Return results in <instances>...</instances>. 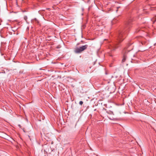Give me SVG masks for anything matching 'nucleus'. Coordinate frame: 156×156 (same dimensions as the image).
I'll list each match as a JSON object with an SVG mask.
<instances>
[{"label": "nucleus", "instance_id": "obj_1", "mask_svg": "<svg viewBox=\"0 0 156 156\" xmlns=\"http://www.w3.org/2000/svg\"><path fill=\"white\" fill-rule=\"evenodd\" d=\"M131 20H129L126 22L125 23L126 28L124 30L119 31L117 35L116 41L114 43H112L108 45L107 53L108 55L110 56H112V53L115 51V50L120 46L119 43L123 40V37L126 35V31L130 26Z\"/></svg>", "mask_w": 156, "mask_h": 156}, {"label": "nucleus", "instance_id": "obj_2", "mask_svg": "<svg viewBox=\"0 0 156 156\" xmlns=\"http://www.w3.org/2000/svg\"><path fill=\"white\" fill-rule=\"evenodd\" d=\"M123 57L122 60V62H125L126 60L127 57V55L132 60H134V58L136 55V54L133 52L132 50L128 51L126 49H124L123 51Z\"/></svg>", "mask_w": 156, "mask_h": 156}, {"label": "nucleus", "instance_id": "obj_3", "mask_svg": "<svg viewBox=\"0 0 156 156\" xmlns=\"http://www.w3.org/2000/svg\"><path fill=\"white\" fill-rule=\"evenodd\" d=\"M88 47V45L87 44L83 45L79 48H75L74 52L76 53H79L82 51H83L86 49Z\"/></svg>", "mask_w": 156, "mask_h": 156}, {"label": "nucleus", "instance_id": "obj_4", "mask_svg": "<svg viewBox=\"0 0 156 156\" xmlns=\"http://www.w3.org/2000/svg\"><path fill=\"white\" fill-rule=\"evenodd\" d=\"M31 23H37L38 24L39 21L36 18H34L31 20Z\"/></svg>", "mask_w": 156, "mask_h": 156}, {"label": "nucleus", "instance_id": "obj_5", "mask_svg": "<svg viewBox=\"0 0 156 156\" xmlns=\"http://www.w3.org/2000/svg\"><path fill=\"white\" fill-rule=\"evenodd\" d=\"M85 88H82L80 92L82 94H85L87 92V91L85 89Z\"/></svg>", "mask_w": 156, "mask_h": 156}, {"label": "nucleus", "instance_id": "obj_6", "mask_svg": "<svg viewBox=\"0 0 156 156\" xmlns=\"http://www.w3.org/2000/svg\"><path fill=\"white\" fill-rule=\"evenodd\" d=\"M133 87H134L133 88H138V87L140 88V86L136 83H135L134 85H133Z\"/></svg>", "mask_w": 156, "mask_h": 156}, {"label": "nucleus", "instance_id": "obj_7", "mask_svg": "<svg viewBox=\"0 0 156 156\" xmlns=\"http://www.w3.org/2000/svg\"><path fill=\"white\" fill-rule=\"evenodd\" d=\"M107 112L108 114L114 115L113 112L112 111H108Z\"/></svg>", "mask_w": 156, "mask_h": 156}, {"label": "nucleus", "instance_id": "obj_8", "mask_svg": "<svg viewBox=\"0 0 156 156\" xmlns=\"http://www.w3.org/2000/svg\"><path fill=\"white\" fill-rule=\"evenodd\" d=\"M152 21L153 22V23H154L156 21V17L153 18L152 19Z\"/></svg>", "mask_w": 156, "mask_h": 156}, {"label": "nucleus", "instance_id": "obj_9", "mask_svg": "<svg viewBox=\"0 0 156 156\" xmlns=\"http://www.w3.org/2000/svg\"><path fill=\"white\" fill-rule=\"evenodd\" d=\"M24 19L27 22V16H25L24 17Z\"/></svg>", "mask_w": 156, "mask_h": 156}, {"label": "nucleus", "instance_id": "obj_10", "mask_svg": "<svg viewBox=\"0 0 156 156\" xmlns=\"http://www.w3.org/2000/svg\"><path fill=\"white\" fill-rule=\"evenodd\" d=\"M83 102L82 101H80L79 102V104L81 105H82L83 104Z\"/></svg>", "mask_w": 156, "mask_h": 156}, {"label": "nucleus", "instance_id": "obj_11", "mask_svg": "<svg viewBox=\"0 0 156 156\" xmlns=\"http://www.w3.org/2000/svg\"><path fill=\"white\" fill-rule=\"evenodd\" d=\"M146 42H145L143 41L142 42V44H146Z\"/></svg>", "mask_w": 156, "mask_h": 156}, {"label": "nucleus", "instance_id": "obj_12", "mask_svg": "<svg viewBox=\"0 0 156 156\" xmlns=\"http://www.w3.org/2000/svg\"><path fill=\"white\" fill-rule=\"evenodd\" d=\"M109 118L110 119H111V120H113V119H112V118Z\"/></svg>", "mask_w": 156, "mask_h": 156}, {"label": "nucleus", "instance_id": "obj_13", "mask_svg": "<svg viewBox=\"0 0 156 156\" xmlns=\"http://www.w3.org/2000/svg\"><path fill=\"white\" fill-rule=\"evenodd\" d=\"M105 74H106V75L107 74V73L106 72H105Z\"/></svg>", "mask_w": 156, "mask_h": 156}]
</instances>
